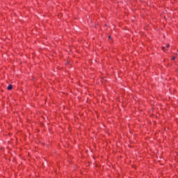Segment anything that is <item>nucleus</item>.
Listing matches in <instances>:
<instances>
[{
  "label": "nucleus",
  "mask_w": 178,
  "mask_h": 178,
  "mask_svg": "<svg viewBox=\"0 0 178 178\" xmlns=\"http://www.w3.org/2000/svg\"><path fill=\"white\" fill-rule=\"evenodd\" d=\"M7 88H8V90H12V88H13L12 85H8V86Z\"/></svg>",
  "instance_id": "obj_1"
},
{
  "label": "nucleus",
  "mask_w": 178,
  "mask_h": 178,
  "mask_svg": "<svg viewBox=\"0 0 178 178\" xmlns=\"http://www.w3.org/2000/svg\"><path fill=\"white\" fill-rule=\"evenodd\" d=\"M162 49H163V51H166V50H165V47H162Z\"/></svg>",
  "instance_id": "obj_2"
},
{
  "label": "nucleus",
  "mask_w": 178,
  "mask_h": 178,
  "mask_svg": "<svg viewBox=\"0 0 178 178\" xmlns=\"http://www.w3.org/2000/svg\"><path fill=\"white\" fill-rule=\"evenodd\" d=\"M175 59H176V57H172V60H175Z\"/></svg>",
  "instance_id": "obj_3"
},
{
  "label": "nucleus",
  "mask_w": 178,
  "mask_h": 178,
  "mask_svg": "<svg viewBox=\"0 0 178 178\" xmlns=\"http://www.w3.org/2000/svg\"><path fill=\"white\" fill-rule=\"evenodd\" d=\"M170 47V44H167V48H169Z\"/></svg>",
  "instance_id": "obj_4"
},
{
  "label": "nucleus",
  "mask_w": 178,
  "mask_h": 178,
  "mask_svg": "<svg viewBox=\"0 0 178 178\" xmlns=\"http://www.w3.org/2000/svg\"><path fill=\"white\" fill-rule=\"evenodd\" d=\"M108 38H110V39H111V36H108Z\"/></svg>",
  "instance_id": "obj_5"
}]
</instances>
